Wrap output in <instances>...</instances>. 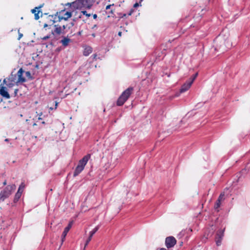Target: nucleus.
<instances>
[{
  "label": "nucleus",
  "instance_id": "1",
  "mask_svg": "<svg viewBox=\"0 0 250 250\" xmlns=\"http://www.w3.org/2000/svg\"><path fill=\"white\" fill-rule=\"evenodd\" d=\"M94 1V0H77L72 2H67L64 4V6L80 10L90 9Z\"/></svg>",
  "mask_w": 250,
  "mask_h": 250
},
{
  "label": "nucleus",
  "instance_id": "2",
  "mask_svg": "<svg viewBox=\"0 0 250 250\" xmlns=\"http://www.w3.org/2000/svg\"><path fill=\"white\" fill-rule=\"evenodd\" d=\"M133 90L134 89L132 87H129L125 90L118 99L117 105L118 106L123 105L133 93Z\"/></svg>",
  "mask_w": 250,
  "mask_h": 250
},
{
  "label": "nucleus",
  "instance_id": "3",
  "mask_svg": "<svg viewBox=\"0 0 250 250\" xmlns=\"http://www.w3.org/2000/svg\"><path fill=\"white\" fill-rule=\"evenodd\" d=\"M91 155L88 154L85 155L78 163V165L75 168L73 173L74 176L78 175L84 169L85 166L86 165L88 161L90 158Z\"/></svg>",
  "mask_w": 250,
  "mask_h": 250
},
{
  "label": "nucleus",
  "instance_id": "4",
  "mask_svg": "<svg viewBox=\"0 0 250 250\" xmlns=\"http://www.w3.org/2000/svg\"><path fill=\"white\" fill-rule=\"evenodd\" d=\"M16 188L15 185H9L1 190L0 192V202L4 201L5 199L8 198Z\"/></svg>",
  "mask_w": 250,
  "mask_h": 250
},
{
  "label": "nucleus",
  "instance_id": "5",
  "mask_svg": "<svg viewBox=\"0 0 250 250\" xmlns=\"http://www.w3.org/2000/svg\"><path fill=\"white\" fill-rule=\"evenodd\" d=\"M72 16V12L71 10L66 11L65 9L61 10L59 12H57L56 17L58 18V21H59L62 20L67 21L68 19L70 18Z\"/></svg>",
  "mask_w": 250,
  "mask_h": 250
},
{
  "label": "nucleus",
  "instance_id": "6",
  "mask_svg": "<svg viewBox=\"0 0 250 250\" xmlns=\"http://www.w3.org/2000/svg\"><path fill=\"white\" fill-rule=\"evenodd\" d=\"M198 76V73H195L184 84L182 85L180 90L181 93H183L187 91L191 86L194 81Z\"/></svg>",
  "mask_w": 250,
  "mask_h": 250
},
{
  "label": "nucleus",
  "instance_id": "7",
  "mask_svg": "<svg viewBox=\"0 0 250 250\" xmlns=\"http://www.w3.org/2000/svg\"><path fill=\"white\" fill-rule=\"evenodd\" d=\"M166 247L169 249L173 247L176 244V240L173 236H169L166 238Z\"/></svg>",
  "mask_w": 250,
  "mask_h": 250
},
{
  "label": "nucleus",
  "instance_id": "8",
  "mask_svg": "<svg viewBox=\"0 0 250 250\" xmlns=\"http://www.w3.org/2000/svg\"><path fill=\"white\" fill-rule=\"evenodd\" d=\"M227 40L225 39V37L221 36H219L215 41L216 42V48L222 51V48L220 47V44L224 45L225 43L226 42Z\"/></svg>",
  "mask_w": 250,
  "mask_h": 250
},
{
  "label": "nucleus",
  "instance_id": "9",
  "mask_svg": "<svg viewBox=\"0 0 250 250\" xmlns=\"http://www.w3.org/2000/svg\"><path fill=\"white\" fill-rule=\"evenodd\" d=\"M225 39L227 40V41L225 43L224 45L220 44V47L222 48V51H227L232 46V43L230 40L228 38H226Z\"/></svg>",
  "mask_w": 250,
  "mask_h": 250
},
{
  "label": "nucleus",
  "instance_id": "10",
  "mask_svg": "<svg viewBox=\"0 0 250 250\" xmlns=\"http://www.w3.org/2000/svg\"><path fill=\"white\" fill-rule=\"evenodd\" d=\"M71 9L72 14H74V16L75 19H81L82 17V10L80 9H76L75 8H72V7H69Z\"/></svg>",
  "mask_w": 250,
  "mask_h": 250
},
{
  "label": "nucleus",
  "instance_id": "11",
  "mask_svg": "<svg viewBox=\"0 0 250 250\" xmlns=\"http://www.w3.org/2000/svg\"><path fill=\"white\" fill-rule=\"evenodd\" d=\"M72 222H70L68 226L65 228L62 235V244L64 241L65 237L72 227Z\"/></svg>",
  "mask_w": 250,
  "mask_h": 250
},
{
  "label": "nucleus",
  "instance_id": "12",
  "mask_svg": "<svg viewBox=\"0 0 250 250\" xmlns=\"http://www.w3.org/2000/svg\"><path fill=\"white\" fill-rule=\"evenodd\" d=\"M0 94L3 97L6 99H9L10 98V95L6 91L5 87L3 86L1 84H0Z\"/></svg>",
  "mask_w": 250,
  "mask_h": 250
},
{
  "label": "nucleus",
  "instance_id": "13",
  "mask_svg": "<svg viewBox=\"0 0 250 250\" xmlns=\"http://www.w3.org/2000/svg\"><path fill=\"white\" fill-rule=\"evenodd\" d=\"M24 71L22 68H20L19 70L18 71L17 75L18 77V82H24L25 81V79L23 77V73Z\"/></svg>",
  "mask_w": 250,
  "mask_h": 250
},
{
  "label": "nucleus",
  "instance_id": "14",
  "mask_svg": "<svg viewBox=\"0 0 250 250\" xmlns=\"http://www.w3.org/2000/svg\"><path fill=\"white\" fill-rule=\"evenodd\" d=\"M55 29L52 32V34L54 35H60L62 32V28L61 26L58 24L54 25Z\"/></svg>",
  "mask_w": 250,
  "mask_h": 250
},
{
  "label": "nucleus",
  "instance_id": "15",
  "mask_svg": "<svg viewBox=\"0 0 250 250\" xmlns=\"http://www.w3.org/2000/svg\"><path fill=\"white\" fill-rule=\"evenodd\" d=\"M61 43L64 46H67L71 42V40L68 37H64L61 41Z\"/></svg>",
  "mask_w": 250,
  "mask_h": 250
},
{
  "label": "nucleus",
  "instance_id": "16",
  "mask_svg": "<svg viewBox=\"0 0 250 250\" xmlns=\"http://www.w3.org/2000/svg\"><path fill=\"white\" fill-rule=\"evenodd\" d=\"M48 18L49 19L50 22L49 23V24L46 23H44L43 25L44 28H46V27H48V26H50L55 22L54 20H52V19L53 18V16H49Z\"/></svg>",
  "mask_w": 250,
  "mask_h": 250
},
{
  "label": "nucleus",
  "instance_id": "17",
  "mask_svg": "<svg viewBox=\"0 0 250 250\" xmlns=\"http://www.w3.org/2000/svg\"><path fill=\"white\" fill-rule=\"evenodd\" d=\"M92 51V48L90 47H87L84 49L83 51V55L84 56H88Z\"/></svg>",
  "mask_w": 250,
  "mask_h": 250
},
{
  "label": "nucleus",
  "instance_id": "18",
  "mask_svg": "<svg viewBox=\"0 0 250 250\" xmlns=\"http://www.w3.org/2000/svg\"><path fill=\"white\" fill-rule=\"evenodd\" d=\"M224 229L219 230L216 233V237L219 238H222L224 236Z\"/></svg>",
  "mask_w": 250,
  "mask_h": 250
},
{
  "label": "nucleus",
  "instance_id": "19",
  "mask_svg": "<svg viewBox=\"0 0 250 250\" xmlns=\"http://www.w3.org/2000/svg\"><path fill=\"white\" fill-rule=\"evenodd\" d=\"M21 194H22V193L21 192H19L18 191L17 192V193H16V194L15 195V197L14 199V202L15 203L18 201L19 199L21 198Z\"/></svg>",
  "mask_w": 250,
  "mask_h": 250
},
{
  "label": "nucleus",
  "instance_id": "20",
  "mask_svg": "<svg viewBox=\"0 0 250 250\" xmlns=\"http://www.w3.org/2000/svg\"><path fill=\"white\" fill-rule=\"evenodd\" d=\"M25 186L24 183L23 182H22L19 187L18 191L19 192H21L22 193L24 190Z\"/></svg>",
  "mask_w": 250,
  "mask_h": 250
},
{
  "label": "nucleus",
  "instance_id": "21",
  "mask_svg": "<svg viewBox=\"0 0 250 250\" xmlns=\"http://www.w3.org/2000/svg\"><path fill=\"white\" fill-rule=\"evenodd\" d=\"M99 229V226H97L92 231H91L89 232V235H90L91 236H93V235L98 231Z\"/></svg>",
  "mask_w": 250,
  "mask_h": 250
},
{
  "label": "nucleus",
  "instance_id": "22",
  "mask_svg": "<svg viewBox=\"0 0 250 250\" xmlns=\"http://www.w3.org/2000/svg\"><path fill=\"white\" fill-rule=\"evenodd\" d=\"M73 25H74V23H73V22H71V23H70V25H67V24H66V25H63L62 26L63 30H65L67 27H68V28H70V27H71L73 26Z\"/></svg>",
  "mask_w": 250,
  "mask_h": 250
},
{
  "label": "nucleus",
  "instance_id": "23",
  "mask_svg": "<svg viewBox=\"0 0 250 250\" xmlns=\"http://www.w3.org/2000/svg\"><path fill=\"white\" fill-rule=\"evenodd\" d=\"M82 10V15H85L87 18H89L91 16L90 14H88L87 12L85 10V9H83Z\"/></svg>",
  "mask_w": 250,
  "mask_h": 250
},
{
  "label": "nucleus",
  "instance_id": "24",
  "mask_svg": "<svg viewBox=\"0 0 250 250\" xmlns=\"http://www.w3.org/2000/svg\"><path fill=\"white\" fill-rule=\"evenodd\" d=\"M220 205H221V202H220L219 201H218L217 200V201L214 205V208L215 209H218L220 207Z\"/></svg>",
  "mask_w": 250,
  "mask_h": 250
},
{
  "label": "nucleus",
  "instance_id": "25",
  "mask_svg": "<svg viewBox=\"0 0 250 250\" xmlns=\"http://www.w3.org/2000/svg\"><path fill=\"white\" fill-rule=\"evenodd\" d=\"M222 240V238H219L217 237H216V243L218 246H219L221 245Z\"/></svg>",
  "mask_w": 250,
  "mask_h": 250
},
{
  "label": "nucleus",
  "instance_id": "26",
  "mask_svg": "<svg viewBox=\"0 0 250 250\" xmlns=\"http://www.w3.org/2000/svg\"><path fill=\"white\" fill-rule=\"evenodd\" d=\"M224 196H225L224 193H221L220 195H219L217 200L219 201L220 202H221V201L224 199Z\"/></svg>",
  "mask_w": 250,
  "mask_h": 250
},
{
  "label": "nucleus",
  "instance_id": "27",
  "mask_svg": "<svg viewBox=\"0 0 250 250\" xmlns=\"http://www.w3.org/2000/svg\"><path fill=\"white\" fill-rule=\"evenodd\" d=\"M92 238V236H91L90 235H89L88 238H87V239L86 240V242H85V246H84V248L86 247V246L88 244V243H89V242L91 240V239Z\"/></svg>",
  "mask_w": 250,
  "mask_h": 250
},
{
  "label": "nucleus",
  "instance_id": "28",
  "mask_svg": "<svg viewBox=\"0 0 250 250\" xmlns=\"http://www.w3.org/2000/svg\"><path fill=\"white\" fill-rule=\"evenodd\" d=\"M40 11H37V13H36L34 16H35V19L37 20H38L39 18H40V16H39V13H40Z\"/></svg>",
  "mask_w": 250,
  "mask_h": 250
},
{
  "label": "nucleus",
  "instance_id": "29",
  "mask_svg": "<svg viewBox=\"0 0 250 250\" xmlns=\"http://www.w3.org/2000/svg\"><path fill=\"white\" fill-rule=\"evenodd\" d=\"M38 11H39V8L36 7L35 8L32 10V12L35 15L36 13H37Z\"/></svg>",
  "mask_w": 250,
  "mask_h": 250
},
{
  "label": "nucleus",
  "instance_id": "30",
  "mask_svg": "<svg viewBox=\"0 0 250 250\" xmlns=\"http://www.w3.org/2000/svg\"><path fill=\"white\" fill-rule=\"evenodd\" d=\"M134 10L133 9V8H131L129 12L127 13V16H131L132 14V13L134 12Z\"/></svg>",
  "mask_w": 250,
  "mask_h": 250
},
{
  "label": "nucleus",
  "instance_id": "31",
  "mask_svg": "<svg viewBox=\"0 0 250 250\" xmlns=\"http://www.w3.org/2000/svg\"><path fill=\"white\" fill-rule=\"evenodd\" d=\"M113 5H114V4H109V5H107V6H106L105 9H106V10L109 9H110V7H111V6H113Z\"/></svg>",
  "mask_w": 250,
  "mask_h": 250
},
{
  "label": "nucleus",
  "instance_id": "32",
  "mask_svg": "<svg viewBox=\"0 0 250 250\" xmlns=\"http://www.w3.org/2000/svg\"><path fill=\"white\" fill-rule=\"evenodd\" d=\"M97 55L96 54H93L92 57H93V60H97Z\"/></svg>",
  "mask_w": 250,
  "mask_h": 250
},
{
  "label": "nucleus",
  "instance_id": "33",
  "mask_svg": "<svg viewBox=\"0 0 250 250\" xmlns=\"http://www.w3.org/2000/svg\"><path fill=\"white\" fill-rule=\"evenodd\" d=\"M139 5V3H137V2H136L134 5H133V7L134 8H136L137 7H138Z\"/></svg>",
  "mask_w": 250,
  "mask_h": 250
},
{
  "label": "nucleus",
  "instance_id": "34",
  "mask_svg": "<svg viewBox=\"0 0 250 250\" xmlns=\"http://www.w3.org/2000/svg\"><path fill=\"white\" fill-rule=\"evenodd\" d=\"M49 38V36H46L42 38V39L44 40H46L48 39Z\"/></svg>",
  "mask_w": 250,
  "mask_h": 250
},
{
  "label": "nucleus",
  "instance_id": "35",
  "mask_svg": "<svg viewBox=\"0 0 250 250\" xmlns=\"http://www.w3.org/2000/svg\"><path fill=\"white\" fill-rule=\"evenodd\" d=\"M127 16V14H124L121 16L122 18L126 17Z\"/></svg>",
  "mask_w": 250,
  "mask_h": 250
},
{
  "label": "nucleus",
  "instance_id": "36",
  "mask_svg": "<svg viewBox=\"0 0 250 250\" xmlns=\"http://www.w3.org/2000/svg\"><path fill=\"white\" fill-rule=\"evenodd\" d=\"M82 33H83V31L82 30V31H80L79 32H78V35L81 36L82 34Z\"/></svg>",
  "mask_w": 250,
  "mask_h": 250
},
{
  "label": "nucleus",
  "instance_id": "37",
  "mask_svg": "<svg viewBox=\"0 0 250 250\" xmlns=\"http://www.w3.org/2000/svg\"><path fill=\"white\" fill-rule=\"evenodd\" d=\"M93 17L94 19H96L97 18V15L95 14L93 15Z\"/></svg>",
  "mask_w": 250,
  "mask_h": 250
},
{
  "label": "nucleus",
  "instance_id": "38",
  "mask_svg": "<svg viewBox=\"0 0 250 250\" xmlns=\"http://www.w3.org/2000/svg\"><path fill=\"white\" fill-rule=\"evenodd\" d=\"M122 32L119 31V32H118V36H119L121 37V36H122Z\"/></svg>",
  "mask_w": 250,
  "mask_h": 250
},
{
  "label": "nucleus",
  "instance_id": "39",
  "mask_svg": "<svg viewBox=\"0 0 250 250\" xmlns=\"http://www.w3.org/2000/svg\"><path fill=\"white\" fill-rule=\"evenodd\" d=\"M18 91V89H17L15 90V95L17 94Z\"/></svg>",
  "mask_w": 250,
  "mask_h": 250
},
{
  "label": "nucleus",
  "instance_id": "40",
  "mask_svg": "<svg viewBox=\"0 0 250 250\" xmlns=\"http://www.w3.org/2000/svg\"><path fill=\"white\" fill-rule=\"evenodd\" d=\"M7 85L9 87H12V86L13 85V84H7Z\"/></svg>",
  "mask_w": 250,
  "mask_h": 250
},
{
  "label": "nucleus",
  "instance_id": "41",
  "mask_svg": "<svg viewBox=\"0 0 250 250\" xmlns=\"http://www.w3.org/2000/svg\"><path fill=\"white\" fill-rule=\"evenodd\" d=\"M58 105V103L56 102V104H55V108H57V106Z\"/></svg>",
  "mask_w": 250,
  "mask_h": 250
},
{
  "label": "nucleus",
  "instance_id": "42",
  "mask_svg": "<svg viewBox=\"0 0 250 250\" xmlns=\"http://www.w3.org/2000/svg\"><path fill=\"white\" fill-rule=\"evenodd\" d=\"M3 185H6V181H5L3 183Z\"/></svg>",
  "mask_w": 250,
  "mask_h": 250
},
{
  "label": "nucleus",
  "instance_id": "43",
  "mask_svg": "<svg viewBox=\"0 0 250 250\" xmlns=\"http://www.w3.org/2000/svg\"><path fill=\"white\" fill-rule=\"evenodd\" d=\"M42 112H41V113L39 114V116L41 117V116L42 115Z\"/></svg>",
  "mask_w": 250,
  "mask_h": 250
},
{
  "label": "nucleus",
  "instance_id": "44",
  "mask_svg": "<svg viewBox=\"0 0 250 250\" xmlns=\"http://www.w3.org/2000/svg\"><path fill=\"white\" fill-rule=\"evenodd\" d=\"M160 250H167L165 248H161L160 249Z\"/></svg>",
  "mask_w": 250,
  "mask_h": 250
},
{
  "label": "nucleus",
  "instance_id": "45",
  "mask_svg": "<svg viewBox=\"0 0 250 250\" xmlns=\"http://www.w3.org/2000/svg\"><path fill=\"white\" fill-rule=\"evenodd\" d=\"M26 74L29 75H30V73L28 71V72H26Z\"/></svg>",
  "mask_w": 250,
  "mask_h": 250
},
{
  "label": "nucleus",
  "instance_id": "46",
  "mask_svg": "<svg viewBox=\"0 0 250 250\" xmlns=\"http://www.w3.org/2000/svg\"><path fill=\"white\" fill-rule=\"evenodd\" d=\"M42 118H41V117L39 116V118H38V120H42Z\"/></svg>",
  "mask_w": 250,
  "mask_h": 250
},
{
  "label": "nucleus",
  "instance_id": "47",
  "mask_svg": "<svg viewBox=\"0 0 250 250\" xmlns=\"http://www.w3.org/2000/svg\"><path fill=\"white\" fill-rule=\"evenodd\" d=\"M6 79H4V80H3V83H6Z\"/></svg>",
  "mask_w": 250,
  "mask_h": 250
},
{
  "label": "nucleus",
  "instance_id": "48",
  "mask_svg": "<svg viewBox=\"0 0 250 250\" xmlns=\"http://www.w3.org/2000/svg\"><path fill=\"white\" fill-rule=\"evenodd\" d=\"M35 125H37V124L36 123L33 124V126H35Z\"/></svg>",
  "mask_w": 250,
  "mask_h": 250
},
{
  "label": "nucleus",
  "instance_id": "49",
  "mask_svg": "<svg viewBox=\"0 0 250 250\" xmlns=\"http://www.w3.org/2000/svg\"><path fill=\"white\" fill-rule=\"evenodd\" d=\"M42 124L44 125L45 124V122L43 121V122H42Z\"/></svg>",
  "mask_w": 250,
  "mask_h": 250
},
{
  "label": "nucleus",
  "instance_id": "50",
  "mask_svg": "<svg viewBox=\"0 0 250 250\" xmlns=\"http://www.w3.org/2000/svg\"><path fill=\"white\" fill-rule=\"evenodd\" d=\"M5 141H6V142L8 141V139H6L5 140Z\"/></svg>",
  "mask_w": 250,
  "mask_h": 250
},
{
  "label": "nucleus",
  "instance_id": "51",
  "mask_svg": "<svg viewBox=\"0 0 250 250\" xmlns=\"http://www.w3.org/2000/svg\"><path fill=\"white\" fill-rule=\"evenodd\" d=\"M22 36V34L20 35V37H21Z\"/></svg>",
  "mask_w": 250,
  "mask_h": 250
},
{
  "label": "nucleus",
  "instance_id": "52",
  "mask_svg": "<svg viewBox=\"0 0 250 250\" xmlns=\"http://www.w3.org/2000/svg\"><path fill=\"white\" fill-rule=\"evenodd\" d=\"M50 109L51 110H52V109H53V108L51 107Z\"/></svg>",
  "mask_w": 250,
  "mask_h": 250
}]
</instances>
